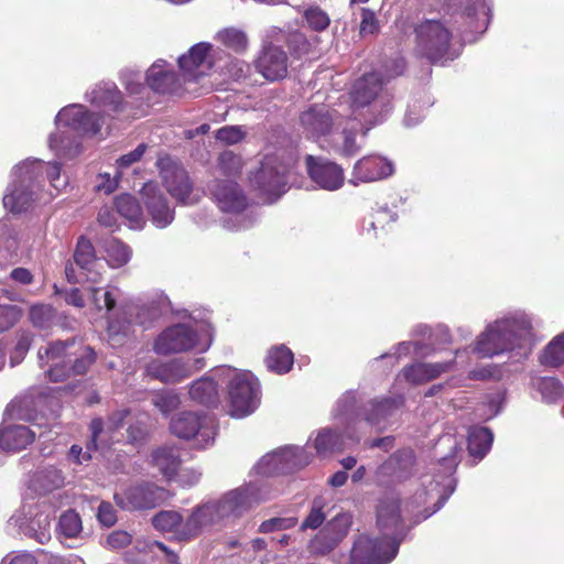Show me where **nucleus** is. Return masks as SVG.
<instances>
[{
    "label": "nucleus",
    "instance_id": "15",
    "mask_svg": "<svg viewBox=\"0 0 564 564\" xmlns=\"http://www.w3.org/2000/svg\"><path fill=\"white\" fill-rule=\"evenodd\" d=\"M382 84V77L373 72L357 79L350 91L354 111L365 107H369L371 113L378 111V116L371 121V126L382 122L391 110L389 96L380 94Z\"/></svg>",
    "mask_w": 564,
    "mask_h": 564
},
{
    "label": "nucleus",
    "instance_id": "39",
    "mask_svg": "<svg viewBox=\"0 0 564 564\" xmlns=\"http://www.w3.org/2000/svg\"><path fill=\"white\" fill-rule=\"evenodd\" d=\"M151 464L156 467L166 479H172L181 465L180 452L173 446H162L151 454Z\"/></svg>",
    "mask_w": 564,
    "mask_h": 564
},
{
    "label": "nucleus",
    "instance_id": "48",
    "mask_svg": "<svg viewBox=\"0 0 564 564\" xmlns=\"http://www.w3.org/2000/svg\"><path fill=\"white\" fill-rule=\"evenodd\" d=\"M91 431V442L87 445V451L83 452V448L79 445H73L68 452V458L76 464H84L90 460L91 448H97V442L101 437L104 433V422L101 419L93 420L90 424Z\"/></svg>",
    "mask_w": 564,
    "mask_h": 564
},
{
    "label": "nucleus",
    "instance_id": "60",
    "mask_svg": "<svg viewBox=\"0 0 564 564\" xmlns=\"http://www.w3.org/2000/svg\"><path fill=\"white\" fill-rule=\"evenodd\" d=\"M32 343V335L29 332H21L18 335V340L14 346V349L11 352L10 360L11 366H15L20 364L25 357L26 352L30 349Z\"/></svg>",
    "mask_w": 564,
    "mask_h": 564
},
{
    "label": "nucleus",
    "instance_id": "50",
    "mask_svg": "<svg viewBox=\"0 0 564 564\" xmlns=\"http://www.w3.org/2000/svg\"><path fill=\"white\" fill-rule=\"evenodd\" d=\"M540 362L546 367H558L564 364V332L556 335L542 350Z\"/></svg>",
    "mask_w": 564,
    "mask_h": 564
},
{
    "label": "nucleus",
    "instance_id": "29",
    "mask_svg": "<svg viewBox=\"0 0 564 564\" xmlns=\"http://www.w3.org/2000/svg\"><path fill=\"white\" fill-rule=\"evenodd\" d=\"M402 395L371 400L364 412V420L377 431L387 429L395 412L402 406Z\"/></svg>",
    "mask_w": 564,
    "mask_h": 564
},
{
    "label": "nucleus",
    "instance_id": "12",
    "mask_svg": "<svg viewBox=\"0 0 564 564\" xmlns=\"http://www.w3.org/2000/svg\"><path fill=\"white\" fill-rule=\"evenodd\" d=\"M271 498V490L265 481H251L224 494L214 500L224 522L242 517L256 505Z\"/></svg>",
    "mask_w": 564,
    "mask_h": 564
},
{
    "label": "nucleus",
    "instance_id": "62",
    "mask_svg": "<svg viewBox=\"0 0 564 564\" xmlns=\"http://www.w3.org/2000/svg\"><path fill=\"white\" fill-rule=\"evenodd\" d=\"M297 523L294 517L272 518L263 521L259 527V532L271 533L274 531H282L293 528Z\"/></svg>",
    "mask_w": 564,
    "mask_h": 564
},
{
    "label": "nucleus",
    "instance_id": "41",
    "mask_svg": "<svg viewBox=\"0 0 564 564\" xmlns=\"http://www.w3.org/2000/svg\"><path fill=\"white\" fill-rule=\"evenodd\" d=\"M530 387L546 403H554L564 397V386L554 377L532 376Z\"/></svg>",
    "mask_w": 564,
    "mask_h": 564
},
{
    "label": "nucleus",
    "instance_id": "6",
    "mask_svg": "<svg viewBox=\"0 0 564 564\" xmlns=\"http://www.w3.org/2000/svg\"><path fill=\"white\" fill-rule=\"evenodd\" d=\"M75 341H56L39 349L40 366L53 382L63 381L73 372L83 375L95 361V352L90 347L80 346L69 351Z\"/></svg>",
    "mask_w": 564,
    "mask_h": 564
},
{
    "label": "nucleus",
    "instance_id": "38",
    "mask_svg": "<svg viewBox=\"0 0 564 564\" xmlns=\"http://www.w3.org/2000/svg\"><path fill=\"white\" fill-rule=\"evenodd\" d=\"M117 213L127 221L131 229H142L147 218L139 202L130 194H123L116 198Z\"/></svg>",
    "mask_w": 564,
    "mask_h": 564
},
{
    "label": "nucleus",
    "instance_id": "55",
    "mask_svg": "<svg viewBox=\"0 0 564 564\" xmlns=\"http://www.w3.org/2000/svg\"><path fill=\"white\" fill-rule=\"evenodd\" d=\"M152 403L162 414L167 415L180 405L181 401L176 392L164 390L154 395Z\"/></svg>",
    "mask_w": 564,
    "mask_h": 564
},
{
    "label": "nucleus",
    "instance_id": "20",
    "mask_svg": "<svg viewBox=\"0 0 564 564\" xmlns=\"http://www.w3.org/2000/svg\"><path fill=\"white\" fill-rule=\"evenodd\" d=\"M340 123L338 111L324 104L310 105L299 116V130L307 139L324 137Z\"/></svg>",
    "mask_w": 564,
    "mask_h": 564
},
{
    "label": "nucleus",
    "instance_id": "42",
    "mask_svg": "<svg viewBox=\"0 0 564 564\" xmlns=\"http://www.w3.org/2000/svg\"><path fill=\"white\" fill-rule=\"evenodd\" d=\"M152 524L161 532L172 533L177 540H191L189 536L181 534L185 520L177 511L165 510L159 512L153 517Z\"/></svg>",
    "mask_w": 564,
    "mask_h": 564
},
{
    "label": "nucleus",
    "instance_id": "49",
    "mask_svg": "<svg viewBox=\"0 0 564 564\" xmlns=\"http://www.w3.org/2000/svg\"><path fill=\"white\" fill-rule=\"evenodd\" d=\"M40 403L41 399H35L32 394H25L12 401L8 406V412L12 417L32 421L35 419Z\"/></svg>",
    "mask_w": 564,
    "mask_h": 564
},
{
    "label": "nucleus",
    "instance_id": "27",
    "mask_svg": "<svg viewBox=\"0 0 564 564\" xmlns=\"http://www.w3.org/2000/svg\"><path fill=\"white\" fill-rule=\"evenodd\" d=\"M223 523L214 500H207L196 506L185 520L181 534L189 539L198 536L206 530Z\"/></svg>",
    "mask_w": 564,
    "mask_h": 564
},
{
    "label": "nucleus",
    "instance_id": "45",
    "mask_svg": "<svg viewBox=\"0 0 564 564\" xmlns=\"http://www.w3.org/2000/svg\"><path fill=\"white\" fill-rule=\"evenodd\" d=\"M215 41L235 53L241 54L247 51L249 40L242 29L228 26L216 32Z\"/></svg>",
    "mask_w": 564,
    "mask_h": 564
},
{
    "label": "nucleus",
    "instance_id": "13",
    "mask_svg": "<svg viewBox=\"0 0 564 564\" xmlns=\"http://www.w3.org/2000/svg\"><path fill=\"white\" fill-rule=\"evenodd\" d=\"M209 191L218 208L236 218L235 224H226L228 229H247L253 224L252 213L247 212L248 198L236 182L215 180L209 185Z\"/></svg>",
    "mask_w": 564,
    "mask_h": 564
},
{
    "label": "nucleus",
    "instance_id": "44",
    "mask_svg": "<svg viewBox=\"0 0 564 564\" xmlns=\"http://www.w3.org/2000/svg\"><path fill=\"white\" fill-rule=\"evenodd\" d=\"M397 220L395 213L388 208H379L362 221V234L369 238H378L386 227Z\"/></svg>",
    "mask_w": 564,
    "mask_h": 564
},
{
    "label": "nucleus",
    "instance_id": "61",
    "mask_svg": "<svg viewBox=\"0 0 564 564\" xmlns=\"http://www.w3.org/2000/svg\"><path fill=\"white\" fill-rule=\"evenodd\" d=\"M121 82L131 95L140 94L143 89V75L139 70L123 69L121 72Z\"/></svg>",
    "mask_w": 564,
    "mask_h": 564
},
{
    "label": "nucleus",
    "instance_id": "46",
    "mask_svg": "<svg viewBox=\"0 0 564 564\" xmlns=\"http://www.w3.org/2000/svg\"><path fill=\"white\" fill-rule=\"evenodd\" d=\"M293 354L284 345L272 347L265 358L268 369L279 375L289 372L293 366Z\"/></svg>",
    "mask_w": 564,
    "mask_h": 564
},
{
    "label": "nucleus",
    "instance_id": "59",
    "mask_svg": "<svg viewBox=\"0 0 564 564\" xmlns=\"http://www.w3.org/2000/svg\"><path fill=\"white\" fill-rule=\"evenodd\" d=\"M304 17L308 26L315 31H324L330 22L328 14L317 7L307 9Z\"/></svg>",
    "mask_w": 564,
    "mask_h": 564
},
{
    "label": "nucleus",
    "instance_id": "3",
    "mask_svg": "<svg viewBox=\"0 0 564 564\" xmlns=\"http://www.w3.org/2000/svg\"><path fill=\"white\" fill-rule=\"evenodd\" d=\"M377 524L381 538L359 536L351 550V564H388L395 557L405 535L398 497L387 496L380 499Z\"/></svg>",
    "mask_w": 564,
    "mask_h": 564
},
{
    "label": "nucleus",
    "instance_id": "40",
    "mask_svg": "<svg viewBox=\"0 0 564 564\" xmlns=\"http://www.w3.org/2000/svg\"><path fill=\"white\" fill-rule=\"evenodd\" d=\"M54 518V511L37 512L25 525H21L23 533L34 539L40 544H45L51 540V524Z\"/></svg>",
    "mask_w": 564,
    "mask_h": 564
},
{
    "label": "nucleus",
    "instance_id": "32",
    "mask_svg": "<svg viewBox=\"0 0 564 564\" xmlns=\"http://www.w3.org/2000/svg\"><path fill=\"white\" fill-rule=\"evenodd\" d=\"M148 86L159 94H173L178 90V79L164 59L155 61L145 75Z\"/></svg>",
    "mask_w": 564,
    "mask_h": 564
},
{
    "label": "nucleus",
    "instance_id": "25",
    "mask_svg": "<svg viewBox=\"0 0 564 564\" xmlns=\"http://www.w3.org/2000/svg\"><path fill=\"white\" fill-rule=\"evenodd\" d=\"M394 172L391 161L380 155H366L359 159L352 166L349 183L358 185L389 177Z\"/></svg>",
    "mask_w": 564,
    "mask_h": 564
},
{
    "label": "nucleus",
    "instance_id": "37",
    "mask_svg": "<svg viewBox=\"0 0 564 564\" xmlns=\"http://www.w3.org/2000/svg\"><path fill=\"white\" fill-rule=\"evenodd\" d=\"M64 475L55 466L40 467L31 477L29 488L40 495L48 494L64 485Z\"/></svg>",
    "mask_w": 564,
    "mask_h": 564
},
{
    "label": "nucleus",
    "instance_id": "51",
    "mask_svg": "<svg viewBox=\"0 0 564 564\" xmlns=\"http://www.w3.org/2000/svg\"><path fill=\"white\" fill-rule=\"evenodd\" d=\"M120 295V290L113 285H107L106 288H91L89 291V299L96 310H106L110 312Z\"/></svg>",
    "mask_w": 564,
    "mask_h": 564
},
{
    "label": "nucleus",
    "instance_id": "2",
    "mask_svg": "<svg viewBox=\"0 0 564 564\" xmlns=\"http://www.w3.org/2000/svg\"><path fill=\"white\" fill-rule=\"evenodd\" d=\"M534 345V318L522 310L501 314L476 337L473 352L480 358L503 354L525 357Z\"/></svg>",
    "mask_w": 564,
    "mask_h": 564
},
{
    "label": "nucleus",
    "instance_id": "1",
    "mask_svg": "<svg viewBox=\"0 0 564 564\" xmlns=\"http://www.w3.org/2000/svg\"><path fill=\"white\" fill-rule=\"evenodd\" d=\"M47 198L54 197L68 185V177L61 172L57 162H43L28 159L18 164L12 172V182L8 185L3 195V207L12 213L20 214L28 210L37 199H45L42 192H46Z\"/></svg>",
    "mask_w": 564,
    "mask_h": 564
},
{
    "label": "nucleus",
    "instance_id": "35",
    "mask_svg": "<svg viewBox=\"0 0 564 564\" xmlns=\"http://www.w3.org/2000/svg\"><path fill=\"white\" fill-rule=\"evenodd\" d=\"M357 117L354 120H348L346 127L343 129L338 138L334 141V150L337 154L344 158L355 156L364 147V141L367 135V132L372 127H367L358 140L357 137V123L355 122Z\"/></svg>",
    "mask_w": 564,
    "mask_h": 564
},
{
    "label": "nucleus",
    "instance_id": "57",
    "mask_svg": "<svg viewBox=\"0 0 564 564\" xmlns=\"http://www.w3.org/2000/svg\"><path fill=\"white\" fill-rule=\"evenodd\" d=\"M502 401L501 393L487 395L485 402L478 409V417L486 421L495 417L501 410Z\"/></svg>",
    "mask_w": 564,
    "mask_h": 564
},
{
    "label": "nucleus",
    "instance_id": "9",
    "mask_svg": "<svg viewBox=\"0 0 564 564\" xmlns=\"http://www.w3.org/2000/svg\"><path fill=\"white\" fill-rule=\"evenodd\" d=\"M442 441L449 443V453L438 462L440 469L433 476L429 487L415 495V501L419 505L434 502L432 510H424L423 519H427L440 510L456 488V480L453 475L458 465L457 444L451 436H445Z\"/></svg>",
    "mask_w": 564,
    "mask_h": 564
},
{
    "label": "nucleus",
    "instance_id": "19",
    "mask_svg": "<svg viewBox=\"0 0 564 564\" xmlns=\"http://www.w3.org/2000/svg\"><path fill=\"white\" fill-rule=\"evenodd\" d=\"M170 429L180 438H195L199 447H206L213 443L216 434L212 417L191 411L181 412L173 417Z\"/></svg>",
    "mask_w": 564,
    "mask_h": 564
},
{
    "label": "nucleus",
    "instance_id": "18",
    "mask_svg": "<svg viewBox=\"0 0 564 564\" xmlns=\"http://www.w3.org/2000/svg\"><path fill=\"white\" fill-rule=\"evenodd\" d=\"M312 460V454L299 446H285L264 455L256 465L257 474L273 476L303 468Z\"/></svg>",
    "mask_w": 564,
    "mask_h": 564
},
{
    "label": "nucleus",
    "instance_id": "53",
    "mask_svg": "<svg viewBox=\"0 0 564 564\" xmlns=\"http://www.w3.org/2000/svg\"><path fill=\"white\" fill-rule=\"evenodd\" d=\"M351 525V517L348 513L335 516L323 529L336 543L344 539Z\"/></svg>",
    "mask_w": 564,
    "mask_h": 564
},
{
    "label": "nucleus",
    "instance_id": "36",
    "mask_svg": "<svg viewBox=\"0 0 564 564\" xmlns=\"http://www.w3.org/2000/svg\"><path fill=\"white\" fill-rule=\"evenodd\" d=\"M453 365V360L447 362H417L406 367L402 371L404 379L413 384H421L433 380L442 373L448 371Z\"/></svg>",
    "mask_w": 564,
    "mask_h": 564
},
{
    "label": "nucleus",
    "instance_id": "33",
    "mask_svg": "<svg viewBox=\"0 0 564 564\" xmlns=\"http://www.w3.org/2000/svg\"><path fill=\"white\" fill-rule=\"evenodd\" d=\"M216 370L217 368L191 384L188 392L193 401L207 406H214L219 403L218 384H221V381L218 380Z\"/></svg>",
    "mask_w": 564,
    "mask_h": 564
},
{
    "label": "nucleus",
    "instance_id": "4",
    "mask_svg": "<svg viewBox=\"0 0 564 564\" xmlns=\"http://www.w3.org/2000/svg\"><path fill=\"white\" fill-rule=\"evenodd\" d=\"M56 132L48 138L50 149L62 159H72L82 151V144L74 135H95L104 124V117L88 111L85 106L72 104L64 107L55 118Z\"/></svg>",
    "mask_w": 564,
    "mask_h": 564
},
{
    "label": "nucleus",
    "instance_id": "17",
    "mask_svg": "<svg viewBox=\"0 0 564 564\" xmlns=\"http://www.w3.org/2000/svg\"><path fill=\"white\" fill-rule=\"evenodd\" d=\"M105 272L106 265L101 259L96 257L91 242L87 238L80 237L74 252V264L70 263L65 268L67 280L70 283H98Z\"/></svg>",
    "mask_w": 564,
    "mask_h": 564
},
{
    "label": "nucleus",
    "instance_id": "23",
    "mask_svg": "<svg viewBox=\"0 0 564 564\" xmlns=\"http://www.w3.org/2000/svg\"><path fill=\"white\" fill-rule=\"evenodd\" d=\"M165 498V490L153 484L137 485L121 494H116L115 499L119 507L127 510H141L156 507Z\"/></svg>",
    "mask_w": 564,
    "mask_h": 564
},
{
    "label": "nucleus",
    "instance_id": "24",
    "mask_svg": "<svg viewBox=\"0 0 564 564\" xmlns=\"http://www.w3.org/2000/svg\"><path fill=\"white\" fill-rule=\"evenodd\" d=\"M203 359L198 358L195 362H184L181 359L171 361L153 360L147 365L145 372L152 378L163 383H177L203 368Z\"/></svg>",
    "mask_w": 564,
    "mask_h": 564
},
{
    "label": "nucleus",
    "instance_id": "28",
    "mask_svg": "<svg viewBox=\"0 0 564 564\" xmlns=\"http://www.w3.org/2000/svg\"><path fill=\"white\" fill-rule=\"evenodd\" d=\"M213 45L200 42L191 47L187 54L178 57V66L188 79L196 80L204 76L213 66Z\"/></svg>",
    "mask_w": 564,
    "mask_h": 564
},
{
    "label": "nucleus",
    "instance_id": "10",
    "mask_svg": "<svg viewBox=\"0 0 564 564\" xmlns=\"http://www.w3.org/2000/svg\"><path fill=\"white\" fill-rule=\"evenodd\" d=\"M209 325L200 324L195 328L187 324H176L165 328L155 339L153 350L159 355L177 354L191 349L205 351L212 345Z\"/></svg>",
    "mask_w": 564,
    "mask_h": 564
},
{
    "label": "nucleus",
    "instance_id": "52",
    "mask_svg": "<svg viewBox=\"0 0 564 564\" xmlns=\"http://www.w3.org/2000/svg\"><path fill=\"white\" fill-rule=\"evenodd\" d=\"M56 530L61 536L69 539L77 538L83 530L79 514L74 510L65 511L59 517Z\"/></svg>",
    "mask_w": 564,
    "mask_h": 564
},
{
    "label": "nucleus",
    "instance_id": "22",
    "mask_svg": "<svg viewBox=\"0 0 564 564\" xmlns=\"http://www.w3.org/2000/svg\"><path fill=\"white\" fill-rule=\"evenodd\" d=\"M306 169L311 180L322 189L335 192L345 183L344 169L327 159L307 155Z\"/></svg>",
    "mask_w": 564,
    "mask_h": 564
},
{
    "label": "nucleus",
    "instance_id": "63",
    "mask_svg": "<svg viewBox=\"0 0 564 564\" xmlns=\"http://www.w3.org/2000/svg\"><path fill=\"white\" fill-rule=\"evenodd\" d=\"M246 135V131L239 126H226L216 131V139L226 144H236Z\"/></svg>",
    "mask_w": 564,
    "mask_h": 564
},
{
    "label": "nucleus",
    "instance_id": "47",
    "mask_svg": "<svg viewBox=\"0 0 564 564\" xmlns=\"http://www.w3.org/2000/svg\"><path fill=\"white\" fill-rule=\"evenodd\" d=\"M104 250L107 264L113 269H119L126 265L130 261L132 254L129 246L115 238L105 242Z\"/></svg>",
    "mask_w": 564,
    "mask_h": 564
},
{
    "label": "nucleus",
    "instance_id": "58",
    "mask_svg": "<svg viewBox=\"0 0 564 564\" xmlns=\"http://www.w3.org/2000/svg\"><path fill=\"white\" fill-rule=\"evenodd\" d=\"M22 317V310L17 305H0V334L12 328Z\"/></svg>",
    "mask_w": 564,
    "mask_h": 564
},
{
    "label": "nucleus",
    "instance_id": "14",
    "mask_svg": "<svg viewBox=\"0 0 564 564\" xmlns=\"http://www.w3.org/2000/svg\"><path fill=\"white\" fill-rule=\"evenodd\" d=\"M156 166L167 193L181 205L193 206L200 202L204 191L196 187L188 172L170 156L160 158Z\"/></svg>",
    "mask_w": 564,
    "mask_h": 564
},
{
    "label": "nucleus",
    "instance_id": "16",
    "mask_svg": "<svg viewBox=\"0 0 564 564\" xmlns=\"http://www.w3.org/2000/svg\"><path fill=\"white\" fill-rule=\"evenodd\" d=\"M291 163L282 161L278 155H265L260 167L250 177V184L269 203L275 202L288 191V172Z\"/></svg>",
    "mask_w": 564,
    "mask_h": 564
},
{
    "label": "nucleus",
    "instance_id": "54",
    "mask_svg": "<svg viewBox=\"0 0 564 564\" xmlns=\"http://www.w3.org/2000/svg\"><path fill=\"white\" fill-rule=\"evenodd\" d=\"M217 167L221 174L226 176H235L241 172L242 160L232 151H225L218 156Z\"/></svg>",
    "mask_w": 564,
    "mask_h": 564
},
{
    "label": "nucleus",
    "instance_id": "34",
    "mask_svg": "<svg viewBox=\"0 0 564 564\" xmlns=\"http://www.w3.org/2000/svg\"><path fill=\"white\" fill-rule=\"evenodd\" d=\"M36 433L25 425L0 426V451L17 452L33 443Z\"/></svg>",
    "mask_w": 564,
    "mask_h": 564
},
{
    "label": "nucleus",
    "instance_id": "8",
    "mask_svg": "<svg viewBox=\"0 0 564 564\" xmlns=\"http://www.w3.org/2000/svg\"><path fill=\"white\" fill-rule=\"evenodd\" d=\"M216 376L221 384H227L231 416L241 419L256 411L260 403V384L252 373L221 366Z\"/></svg>",
    "mask_w": 564,
    "mask_h": 564
},
{
    "label": "nucleus",
    "instance_id": "31",
    "mask_svg": "<svg viewBox=\"0 0 564 564\" xmlns=\"http://www.w3.org/2000/svg\"><path fill=\"white\" fill-rule=\"evenodd\" d=\"M86 100L108 115L122 108V95L115 83L102 82L86 93Z\"/></svg>",
    "mask_w": 564,
    "mask_h": 564
},
{
    "label": "nucleus",
    "instance_id": "5",
    "mask_svg": "<svg viewBox=\"0 0 564 564\" xmlns=\"http://www.w3.org/2000/svg\"><path fill=\"white\" fill-rule=\"evenodd\" d=\"M357 394L355 391L345 392L336 402L334 417L338 420L343 431L338 433L325 427L317 432L313 442L316 454L326 456L334 452H340L359 443L357 426L360 424L359 413L356 410Z\"/></svg>",
    "mask_w": 564,
    "mask_h": 564
},
{
    "label": "nucleus",
    "instance_id": "64",
    "mask_svg": "<svg viewBox=\"0 0 564 564\" xmlns=\"http://www.w3.org/2000/svg\"><path fill=\"white\" fill-rule=\"evenodd\" d=\"M323 503L321 499H315L310 514L303 521L301 529H317L325 520V513L322 511Z\"/></svg>",
    "mask_w": 564,
    "mask_h": 564
},
{
    "label": "nucleus",
    "instance_id": "26",
    "mask_svg": "<svg viewBox=\"0 0 564 564\" xmlns=\"http://www.w3.org/2000/svg\"><path fill=\"white\" fill-rule=\"evenodd\" d=\"M415 462L412 449L404 448L391 455L376 471V481L379 485H389L409 477Z\"/></svg>",
    "mask_w": 564,
    "mask_h": 564
},
{
    "label": "nucleus",
    "instance_id": "56",
    "mask_svg": "<svg viewBox=\"0 0 564 564\" xmlns=\"http://www.w3.org/2000/svg\"><path fill=\"white\" fill-rule=\"evenodd\" d=\"M337 543L322 530L313 540L308 543V552L313 555H325L330 552Z\"/></svg>",
    "mask_w": 564,
    "mask_h": 564
},
{
    "label": "nucleus",
    "instance_id": "7",
    "mask_svg": "<svg viewBox=\"0 0 564 564\" xmlns=\"http://www.w3.org/2000/svg\"><path fill=\"white\" fill-rule=\"evenodd\" d=\"M167 299L163 295L156 300L137 299L120 305L118 312L109 319L108 338L113 347L123 344L134 325L145 326L156 318Z\"/></svg>",
    "mask_w": 564,
    "mask_h": 564
},
{
    "label": "nucleus",
    "instance_id": "21",
    "mask_svg": "<svg viewBox=\"0 0 564 564\" xmlns=\"http://www.w3.org/2000/svg\"><path fill=\"white\" fill-rule=\"evenodd\" d=\"M140 195L152 225L159 229L169 227L175 218V208L162 192L158 183L148 182Z\"/></svg>",
    "mask_w": 564,
    "mask_h": 564
},
{
    "label": "nucleus",
    "instance_id": "30",
    "mask_svg": "<svg viewBox=\"0 0 564 564\" xmlns=\"http://www.w3.org/2000/svg\"><path fill=\"white\" fill-rule=\"evenodd\" d=\"M256 67L268 80L282 79L288 73V55L279 46H264L256 61Z\"/></svg>",
    "mask_w": 564,
    "mask_h": 564
},
{
    "label": "nucleus",
    "instance_id": "11",
    "mask_svg": "<svg viewBox=\"0 0 564 564\" xmlns=\"http://www.w3.org/2000/svg\"><path fill=\"white\" fill-rule=\"evenodd\" d=\"M416 51L432 62L445 63L459 55L452 45V33L437 20H426L415 28Z\"/></svg>",
    "mask_w": 564,
    "mask_h": 564
},
{
    "label": "nucleus",
    "instance_id": "43",
    "mask_svg": "<svg viewBox=\"0 0 564 564\" xmlns=\"http://www.w3.org/2000/svg\"><path fill=\"white\" fill-rule=\"evenodd\" d=\"M494 441L492 432L487 427L475 426L468 433V451L470 456L482 459L491 448Z\"/></svg>",
    "mask_w": 564,
    "mask_h": 564
}]
</instances>
